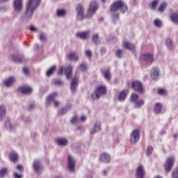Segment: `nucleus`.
<instances>
[{"label": "nucleus", "instance_id": "f257e3e1", "mask_svg": "<svg viewBox=\"0 0 178 178\" xmlns=\"http://www.w3.org/2000/svg\"><path fill=\"white\" fill-rule=\"evenodd\" d=\"M40 3H41V0H29L24 14L21 17L22 22H29V20H31V17H33L35 9L40 6Z\"/></svg>", "mask_w": 178, "mask_h": 178}, {"label": "nucleus", "instance_id": "f03ea898", "mask_svg": "<svg viewBox=\"0 0 178 178\" xmlns=\"http://www.w3.org/2000/svg\"><path fill=\"white\" fill-rule=\"evenodd\" d=\"M111 12H116L117 10H121L122 13L127 12V5L124 3V1L118 0L113 3L111 7Z\"/></svg>", "mask_w": 178, "mask_h": 178}, {"label": "nucleus", "instance_id": "7ed1b4c3", "mask_svg": "<svg viewBox=\"0 0 178 178\" xmlns=\"http://www.w3.org/2000/svg\"><path fill=\"white\" fill-rule=\"evenodd\" d=\"M106 94V87L104 86H99L95 92L92 93V99H99L102 95Z\"/></svg>", "mask_w": 178, "mask_h": 178}, {"label": "nucleus", "instance_id": "20e7f679", "mask_svg": "<svg viewBox=\"0 0 178 178\" xmlns=\"http://www.w3.org/2000/svg\"><path fill=\"white\" fill-rule=\"evenodd\" d=\"M131 101H132V102H134L135 108H137L138 109L142 107L143 105H144L145 104L144 100L138 99V95L135 93L131 94Z\"/></svg>", "mask_w": 178, "mask_h": 178}, {"label": "nucleus", "instance_id": "39448f33", "mask_svg": "<svg viewBox=\"0 0 178 178\" xmlns=\"http://www.w3.org/2000/svg\"><path fill=\"white\" fill-rule=\"evenodd\" d=\"M139 140H140V131L138 129H135L131 134L130 143L131 144H137Z\"/></svg>", "mask_w": 178, "mask_h": 178}, {"label": "nucleus", "instance_id": "423d86ee", "mask_svg": "<svg viewBox=\"0 0 178 178\" xmlns=\"http://www.w3.org/2000/svg\"><path fill=\"white\" fill-rule=\"evenodd\" d=\"M76 19L81 22L84 19V7L81 4H78L76 8Z\"/></svg>", "mask_w": 178, "mask_h": 178}, {"label": "nucleus", "instance_id": "0eeeda50", "mask_svg": "<svg viewBox=\"0 0 178 178\" xmlns=\"http://www.w3.org/2000/svg\"><path fill=\"white\" fill-rule=\"evenodd\" d=\"M176 159L175 157H169L167 159L165 163L164 164V168L165 170V172H170L172 170V168H173V165H175Z\"/></svg>", "mask_w": 178, "mask_h": 178}, {"label": "nucleus", "instance_id": "6e6552de", "mask_svg": "<svg viewBox=\"0 0 178 178\" xmlns=\"http://www.w3.org/2000/svg\"><path fill=\"white\" fill-rule=\"evenodd\" d=\"M140 60L145 63H152L154 62V56L150 54H142L140 56Z\"/></svg>", "mask_w": 178, "mask_h": 178}, {"label": "nucleus", "instance_id": "1a4fd4ad", "mask_svg": "<svg viewBox=\"0 0 178 178\" xmlns=\"http://www.w3.org/2000/svg\"><path fill=\"white\" fill-rule=\"evenodd\" d=\"M131 88L138 92H144V88L143 83L138 81H135L132 83Z\"/></svg>", "mask_w": 178, "mask_h": 178}, {"label": "nucleus", "instance_id": "9d476101", "mask_svg": "<svg viewBox=\"0 0 178 178\" xmlns=\"http://www.w3.org/2000/svg\"><path fill=\"white\" fill-rule=\"evenodd\" d=\"M97 9H98V4L97 2L92 1L90 3L89 8L88 10V16H92L93 14L97 12Z\"/></svg>", "mask_w": 178, "mask_h": 178}, {"label": "nucleus", "instance_id": "9b49d317", "mask_svg": "<svg viewBox=\"0 0 178 178\" xmlns=\"http://www.w3.org/2000/svg\"><path fill=\"white\" fill-rule=\"evenodd\" d=\"M14 9L18 13L23 10V0H14Z\"/></svg>", "mask_w": 178, "mask_h": 178}, {"label": "nucleus", "instance_id": "f8f14e48", "mask_svg": "<svg viewBox=\"0 0 178 178\" xmlns=\"http://www.w3.org/2000/svg\"><path fill=\"white\" fill-rule=\"evenodd\" d=\"M68 161V169L71 172H74V169L76 168V161H74V159L70 155L67 158Z\"/></svg>", "mask_w": 178, "mask_h": 178}, {"label": "nucleus", "instance_id": "ddd939ff", "mask_svg": "<svg viewBox=\"0 0 178 178\" xmlns=\"http://www.w3.org/2000/svg\"><path fill=\"white\" fill-rule=\"evenodd\" d=\"M78 86H79V79L76 77H74L72 79V81H71V86H70V90L72 94H74V92H76Z\"/></svg>", "mask_w": 178, "mask_h": 178}, {"label": "nucleus", "instance_id": "4468645a", "mask_svg": "<svg viewBox=\"0 0 178 178\" xmlns=\"http://www.w3.org/2000/svg\"><path fill=\"white\" fill-rule=\"evenodd\" d=\"M90 34H91V31H90L79 32L76 33V37H78V38H80L81 40H87L90 38Z\"/></svg>", "mask_w": 178, "mask_h": 178}, {"label": "nucleus", "instance_id": "2eb2a0df", "mask_svg": "<svg viewBox=\"0 0 178 178\" xmlns=\"http://www.w3.org/2000/svg\"><path fill=\"white\" fill-rule=\"evenodd\" d=\"M18 91H19L21 94H31V91H33V89H31L30 86H24L19 87L18 88Z\"/></svg>", "mask_w": 178, "mask_h": 178}, {"label": "nucleus", "instance_id": "dca6fc26", "mask_svg": "<svg viewBox=\"0 0 178 178\" xmlns=\"http://www.w3.org/2000/svg\"><path fill=\"white\" fill-rule=\"evenodd\" d=\"M102 70V74H103L105 80L107 81H111V69L110 68H106V70Z\"/></svg>", "mask_w": 178, "mask_h": 178}, {"label": "nucleus", "instance_id": "f3484780", "mask_svg": "<svg viewBox=\"0 0 178 178\" xmlns=\"http://www.w3.org/2000/svg\"><path fill=\"white\" fill-rule=\"evenodd\" d=\"M99 161H101V162L108 163L111 162V156L107 153L102 154L99 156Z\"/></svg>", "mask_w": 178, "mask_h": 178}, {"label": "nucleus", "instance_id": "a211bd4d", "mask_svg": "<svg viewBox=\"0 0 178 178\" xmlns=\"http://www.w3.org/2000/svg\"><path fill=\"white\" fill-rule=\"evenodd\" d=\"M56 143L59 147H66L69 144L67 139L65 138L56 139Z\"/></svg>", "mask_w": 178, "mask_h": 178}, {"label": "nucleus", "instance_id": "6ab92c4d", "mask_svg": "<svg viewBox=\"0 0 178 178\" xmlns=\"http://www.w3.org/2000/svg\"><path fill=\"white\" fill-rule=\"evenodd\" d=\"M6 116V106L0 105V122H2Z\"/></svg>", "mask_w": 178, "mask_h": 178}, {"label": "nucleus", "instance_id": "aec40b11", "mask_svg": "<svg viewBox=\"0 0 178 178\" xmlns=\"http://www.w3.org/2000/svg\"><path fill=\"white\" fill-rule=\"evenodd\" d=\"M98 131H101V122H97L94 124V127L90 131V134H95V133H98Z\"/></svg>", "mask_w": 178, "mask_h": 178}, {"label": "nucleus", "instance_id": "412c9836", "mask_svg": "<svg viewBox=\"0 0 178 178\" xmlns=\"http://www.w3.org/2000/svg\"><path fill=\"white\" fill-rule=\"evenodd\" d=\"M33 169L37 173H40V172L42 170V166H41V163L39 161H35L33 162Z\"/></svg>", "mask_w": 178, "mask_h": 178}, {"label": "nucleus", "instance_id": "4be33fe9", "mask_svg": "<svg viewBox=\"0 0 178 178\" xmlns=\"http://www.w3.org/2000/svg\"><path fill=\"white\" fill-rule=\"evenodd\" d=\"M64 72L66 74L67 79H72V73L73 72V67L70 65L64 68Z\"/></svg>", "mask_w": 178, "mask_h": 178}, {"label": "nucleus", "instance_id": "5701e85b", "mask_svg": "<svg viewBox=\"0 0 178 178\" xmlns=\"http://www.w3.org/2000/svg\"><path fill=\"white\" fill-rule=\"evenodd\" d=\"M144 167L140 165L137 168L136 177L137 178H144Z\"/></svg>", "mask_w": 178, "mask_h": 178}, {"label": "nucleus", "instance_id": "b1692460", "mask_svg": "<svg viewBox=\"0 0 178 178\" xmlns=\"http://www.w3.org/2000/svg\"><path fill=\"white\" fill-rule=\"evenodd\" d=\"M123 48L128 49L129 51H134V49H136V46L129 42H124Z\"/></svg>", "mask_w": 178, "mask_h": 178}, {"label": "nucleus", "instance_id": "393cba45", "mask_svg": "<svg viewBox=\"0 0 178 178\" xmlns=\"http://www.w3.org/2000/svg\"><path fill=\"white\" fill-rule=\"evenodd\" d=\"M67 58L70 60L77 62L79 60V54L76 51H72L67 56Z\"/></svg>", "mask_w": 178, "mask_h": 178}, {"label": "nucleus", "instance_id": "a878e982", "mask_svg": "<svg viewBox=\"0 0 178 178\" xmlns=\"http://www.w3.org/2000/svg\"><path fill=\"white\" fill-rule=\"evenodd\" d=\"M15 81V77L10 76L6 81H4V85L6 87H10L11 86L13 85V83Z\"/></svg>", "mask_w": 178, "mask_h": 178}, {"label": "nucleus", "instance_id": "bb28decb", "mask_svg": "<svg viewBox=\"0 0 178 178\" xmlns=\"http://www.w3.org/2000/svg\"><path fill=\"white\" fill-rule=\"evenodd\" d=\"M9 175V168H3L0 170V178L6 177Z\"/></svg>", "mask_w": 178, "mask_h": 178}, {"label": "nucleus", "instance_id": "cd10ccee", "mask_svg": "<svg viewBox=\"0 0 178 178\" xmlns=\"http://www.w3.org/2000/svg\"><path fill=\"white\" fill-rule=\"evenodd\" d=\"M152 79L156 80L159 77V70L158 68H154L151 73Z\"/></svg>", "mask_w": 178, "mask_h": 178}, {"label": "nucleus", "instance_id": "c85d7f7f", "mask_svg": "<svg viewBox=\"0 0 178 178\" xmlns=\"http://www.w3.org/2000/svg\"><path fill=\"white\" fill-rule=\"evenodd\" d=\"M58 95V93L56 92H53L51 94L47 99V105H51V102H52L55 99V97Z\"/></svg>", "mask_w": 178, "mask_h": 178}, {"label": "nucleus", "instance_id": "c756f323", "mask_svg": "<svg viewBox=\"0 0 178 178\" xmlns=\"http://www.w3.org/2000/svg\"><path fill=\"white\" fill-rule=\"evenodd\" d=\"M92 42L95 45H98L101 42V40L99 39V35L98 34H95L92 37Z\"/></svg>", "mask_w": 178, "mask_h": 178}, {"label": "nucleus", "instance_id": "7c9ffc66", "mask_svg": "<svg viewBox=\"0 0 178 178\" xmlns=\"http://www.w3.org/2000/svg\"><path fill=\"white\" fill-rule=\"evenodd\" d=\"M18 158H19V156L17 155V153L11 152L10 156V160L11 161V162H14V163L17 162Z\"/></svg>", "mask_w": 178, "mask_h": 178}, {"label": "nucleus", "instance_id": "2f4dec72", "mask_svg": "<svg viewBox=\"0 0 178 178\" xmlns=\"http://www.w3.org/2000/svg\"><path fill=\"white\" fill-rule=\"evenodd\" d=\"M72 108V104H67L65 107H63L61 110V115H65L67 113L69 109Z\"/></svg>", "mask_w": 178, "mask_h": 178}, {"label": "nucleus", "instance_id": "473e14b6", "mask_svg": "<svg viewBox=\"0 0 178 178\" xmlns=\"http://www.w3.org/2000/svg\"><path fill=\"white\" fill-rule=\"evenodd\" d=\"M154 112L155 113H161V112H162V104L160 103L156 104L154 107Z\"/></svg>", "mask_w": 178, "mask_h": 178}, {"label": "nucleus", "instance_id": "72a5a7b5", "mask_svg": "<svg viewBox=\"0 0 178 178\" xmlns=\"http://www.w3.org/2000/svg\"><path fill=\"white\" fill-rule=\"evenodd\" d=\"M56 70V66H53L47 72V76L48 77L53 75L54 73H55V71Z\"/></svg>", "mask_w": 178, "mask_h": 178}, {"label": "nucleus", "instance_id": "f704fd0d", "mask_svg": "<svg viewBox=\"0 0 178 178\" xmlns=\"http://www.w3.org/2000/svg\"><path fill=\"white\" fill-rule=\"evenodd\" d=\"M115 55L117 58H123V56H124V54L123 53V50L119 49L116 51L115 52Z\"/></svg>", "mask_w": 178, "mask_h": 178}, {"label": "nucleus", "instance_id": "c9c22d12", "mask_svg": "<svg viewBox=\"0 0 178 178\" xmlns=\"http://www.w3.org/2000/svg\"><path fill=\"white\" fill-rule=\"evenodd\" d=\"M126 92L124 90L122 91L118 97L119 101H124L126 99Z\"/></svg>", "mask_w": 178, "mask_h": 178}, {"label": "nucleus", "instance_id": "e433bc0d", "mask_svg": "<svg viewBox=\"0 0 178 178\" xmlns=\"http://www.w3.org/2000/svg\"><path fill=\"white\" fill-rule=\"evenodd\" d=\"M170 19L174 22V23H178V14L177 13H172L170 15Z\"/></svg>", "mask_w": 178, "mask_h": 178}, {"label": "nucleus", "instance_id": "4c0bfd02", "mask_svg": "<svg viewBox=\"0 0 178 178\" xmlns=\"http://www.w3.org/2000/svg\"><path fill=\"white\" fill-rule=\"evenodd\" d=\"M154 23L156 27H159V28L162 27V21H161L159 19H156Z\"/></svg>", "mask_w": 178, "mask_h": 178}, {"label": "nucleus", "instance_id": "58836bf2", "mask_svg": "<svg viewBox=\"0 0 178 178\" xmlns=\"http://www.w3.org/2000/svg\"><path fill=\"white\" fill-rule=\"evenodd\" d=\"M153 151H154V147H152V146H148L146 151V155L147 156H149V155L152 154Z\"/></svg>", "mask_w": 178, "mask_h": 178}, {"label": "nucleus", "instance_id": "ea45409f", "mask_svg": "<svg viewBox=\"0 0 178 178\" xmlns=\"http://www.w3.org/2000/svg\"><path fill=\"white\" fill-rule=\"evenodd\" d=\"M53 83L55 86H63L64 84L61 79H54L53 80Z\"/></svg>", "mask_w": 178, "mask_h": 178}, {"label": "nucleus", "instance_id": "a19ab883", "mask_svg": "<svg viewBox=\"0 0 178 178\" xmlns=\"http://www.w3.org/2000/svg\"><path fill=\"white\" fill-rule=\"evenodd\" d=\"M70 123H72V124H77V123H79V118H77V115H75L72 118Z\"/></svg>", "mask_w": 178, "mask_h": 178}, {"label": "nucleus", "instance_id": "79ce46f5", "mask_svg": "<svg viewBox=\"0 0 178 178\" xmlns=\"http://www.w3.org/2000/svg\"><path fill=\"white\" fill-rule=\"evenodd\" d=\"M158 92L160 95H168V92L166 91V90H165L163 88H159Z\"/></svg>", "mask_w": 178, "mask_h": 178}, {"label": "nucleus", "instance_id": "37998d69", "mask_svg": "<svg viewBox=\"0 0 178 178\" xmlns=\"http://www.w3.org/2000/svg\"><path fill=\"white\" fill-rule=\"evenodd\" d=\"M166 6H168V4L166 3H163L160 5V7L159 8V12H163L165 9H166Z\"/></svg>", "mask_w": 178, "mask_h": 178}, {"label": "nucleus", "instance_id": "c03bdc74", "mask_svg": "<svg viewBox=\"0 0 178 178\" xmlns=\"http://www.w3.org/2000/svg\"><path fill=\"white\" fill-rule=\"evenodd\" d=\"M66 15V10H58L57 11V15L59 17H63Z\"/></svg>", "mask_w": 178, "mask_h": 178}, {"label": "nucleus", "instance_id": "a18cd8bd", "mask_svg": "<svg viewBox=\"0 0 178 178\" xmlns=\"http://www.w3.org/2000/svg\"><path fill=\"white\" fill-rule=\"evenodd\" d=\"M13 60L15 63H20V62H22V58L17 56H13Z\"/></svg>", "mask_w": 178, "mask_h": 178}, {"label": "nucleus", "instance_id": "49530a36", "mask_svg": "<svg viewBox=\"0 0 178 178\" xmlns=\"http://www.w3.org/2000/svg\"><path fill=\"white\" fill-rule=\"evenodd\" d=\"M85 54L88 59H91V57L92 56V51H91V50H86Z\"/></svg>", "mask_w": 178, "mask_h": 178}, {"label": "nucleus", "instance_id": "de8ad7c7", "mask_svg": "<svg viewBox=\"0 0 178 178\" xmlns=\"http://www.w3.org/2000/svg\"><path fill=\"white\" fill-rule=\"evenodd\" d=\"M80 69L82 72H86L87 70V63H84L80 65Z\"/></svg>", "mask_w": 178, "mask_h": 178}, {"label": "nucleus", "instance_id": "09e8293b", "mask_svg": "<svg viewBox=\"0 0 178 178\" xmlns=\"http://www.w3.org/2000/svg\"><path fill=\"white\" fill-rule=\"evenodd\" d=\"M6 128L8 130H12V125L10 124V121L9 120L6 121Z\"/></svg>", "mask_w": 178, "mask_h": 178}, {"label": "nucleus", "instance_id": "8fccbe9b", "mask_svg": "<svg viewBox=\"0 0 178 178\" xmlns=\"http://www.w3.org/2000/svg\"><path fill=\"white\" fill-rule=\"evenodd\" d=\"M156 5H158V0L152 1L150 4V6L152 9H155L156 8Z\"/></svg>", "mask_w": 178, "mask_h": 178}, {"label": "nucleus", "instance_id": "3c124183", "mask_svg": "<svg viewBox=\"0 0 178 178\" xmlns=\"http://www.w3.org/2000/svg\"><path fill=\"white\" fill-rule=\"evenodd\" d=\"M39 38L40 41H45L47 40V35H45L44 33H40Z\"/></svg>", "mask_w": 178, "mask_h": 178}, {"label": "nucleus", "instance_id": "603ef678", "mask_svg": "<svg viewBox=\"0 0 178 178\" xmlns=\"http://www.w3.org/2000/svg\"><path fill=\"white\" fill-rule=\"evenodd\" d=\"M165 44H166V45H167V47H168V48H171V47H172V40H170V39H167V40H166V42H165Z\"/></svg>", "mask_w": 178, "mask_h": 178}, {"label": "nucleus", "instance_id": "864d4df0", "mask_svg": "<svg viewBox=\"0 0 178 178\" xmlns=\"http://www.w3.org/2000/svg\"><path fill=\"white\" fill-rule=\"evenodd\" d=\"M57 73L59 76L63 74V67H60Z\"/></svg>", "mask_w": 178, "mask_h": 178}, {"label": "nucleus", "instance_id": "5fc2aeb1", "mask_svg": "<svg viewBox=\"0 0 178 178\" xmlns=\"http://www.w3.org/2000/svg\"><path fill=\"white\" fill-rule=\"evenodd\" d=\"M14 177L15 178H22L23 175L20 174H17V172L14 173Z\"/></svg>", "mask_w": 178, "mask_h": 178}, {"label": "nucleus", "instance_id": "6e6d98bb", "mask_svg": "<svg viewBox=\"0 0 178 178\" xmlns=\"http://www.w3.org/2000/svg\"><path fill=\"white\" fill-rule=\"evenodd\" d=\"M34 108H35V106L33 104H29V111H34Z\"/></svg>", "mask_w": 178, "mask_h": 178}, {"label": "nucleus", "instance_id": "4d7b16f0", "mask_svg": "<svg viewBox=\"0 0 178 178\" xmlns=\"http://www.w3.org/2000/svg\"><path fill=\"white\" fill-rule=\"evenodd\" d=\"M112 17H113V20H118V19H119V15L114 14Z\"/></svg>", "mask_w": 178, "mask_h": 178}, {"label": "nucleus", "instance_id": "13d9d810", "mask_svg": "<svg viewBox=\"0 0 178 178\" xmlns=\"http://www.w3.org/2000/svg\"><path fill=\"white\" fill-rule=\"evenodd\" d=\"M101 54H102V55H104V54H106V48L102 47L101 49Z\"/></svg>", "mask_w": 178, "mask_h": 178}, {"label": "nucleus", "instance_id": "bf43d9fd", "mask_svg": "<svg viewBox=\"0 0 178 178\" xmlns=\"http://www.w3.org/2000/svg\"><path fill=\"white\" fill-rule=\"evenodd\" d=\"M7 10H8V8L6 6H2L0 8L1 12H6Z\"/></svg>", "mask_w": 178, "mask_h": 178}, {"label": "nucleus", "instance_id": "052dcab7", "mask_svg": "<svg viewBox=\"0 0 178 178\" xmlns=\"http://www.w3.org/2000/svg\"><path fill=\"white\" fill-rule=\"evenodd\" d=\"M23 72L25 73V74H29V68L24 67L23 68Z\"/></svg>", "mask_w": 178, "mask_h": 178}, {"label": "nucleus", "instance_id": "680f3d73", "mask_svg": "<svg viewBox=\"0 0 178 178\" xmlns=\"http://www.w3.org/2000/svg\"><path fill=\"white\" fill-rule=\"evenodd\" d=\"M86 120H87V117H86V116H82V117L81 118V122L82 123H83V122H85Z\"/></svg>", "mask_w": 178, "mask_h": 178}, {"label": "nucleus", "instance_id": "e2e57ef3", "mask_svg": "<svg viewBox=\"0 0 178 178\" xmlns=\"http://www.w3.org/2000/svg\"><path fill=\"white\" fill-rule=\"evenodd\" d=\"M17 169L18 170H22V171H23V166H22V165H17Z\"/></svg>", "mask_w": 178, "mask_h": 178}, {"label": "nucleus", "instance_id": "0e129e2a", "mask_svg": "<svg viewBox=\"0 0 178 178\" xmlns=\"http://www.w3.org/2000/svg\"><path fill=\"white\" fill-rule=\"evenodd\" d=\"M37 134H35V132H32L31 134V138H35Z\"/></svg>", "mask_w": 178, "mask_h": 178}, {"label": "nucleus", "instance_id": "69168bd1", "mask_svg": "<svg viewBox=\"0 0 178 178\" xmlns=\"http://www.w3.org/2000/svg\"><path fill=\"white\" fill-rule=\"evenodd\" d=\"M30 31H31L35 32V31H37V29H35V26H31V27L30 28Z\"/></svg>", "mask_w": 178, "mask_h": 178}, {"label": "nucleus", "instance_id": "338daca9", "mask_svg": "<svg viewBox=\"0 0 178 178\" xmlns=\"http://www.w3.org/2000/svg\"><path fill=\"white\" fill-rule=\"evenodd\" d=\"M59 102H58V101H56L55 102H54V105H55V106L56 107H58V106H59Z\"/></svg>", "mask_w": 178, "mask_h": 178}, {"label": "nucleus", "instance_id": "774afa93", "mask_svg": "<svg viewBox=\"0 0 178 178\" xmlns=\"http://www.w3.org/2000/svg\"><path fill=\"white\" fill-rule=\"evenodd\" d=\"M108 40H109L110 41H112L113 40H115V37H113V36H109Z\"/></svg>", "mask_w": 178, "mask_h": 178}]
</instances>
